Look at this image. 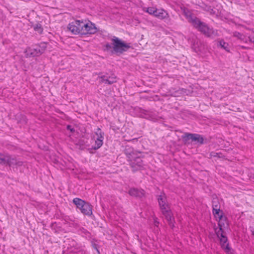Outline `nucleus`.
Listing matches in <instances>:
<instances>
[{
  "instance_id": "obj_1",
  "label": "nucleus",
  "mask_w": 254,
  "mask_h": 254,
  "mask_svg": "<svg viewBox=\"0 0 254 254\" xmlns=\"http://www.w3.org/2000/svg\"><path fill=\"white\" fill-rule=\"evenodd\" d=\"M190 16V21L193 26L205 36L212 38L218 36L217 30L209 27L206 23L201 21L197 17Z\"/></svg>"
},
{
  "instance_id": "obj_2",
  "label": "nucleus",
  "mask_w": 254,
  "mask_h": 254,
  "mask_svg": "<svg viewBox=\"0 0 254 254\" xmlns=\"http://www.w3.org/2000/svg\"><path fill=\"white\" fill-rule=\"evenodd\" d=\"M112 45L107 43L104 45L105 50L109 51L113 48L116 53L123 54L130 48L129 44L126 43L117 37L114 36L112 39Z\"/></svg>"
},
{
  "instance_id": "obj_3",
  "label": "nucleus",
  "mask_w": 254,
  "mask_h": 254,
  "mask_svg": "<svg viewBox=\"0 0 254 254\" xmlns=\"http://www.w3.org/2000/svg\"><path fill=\"white\" fill-rule=\"evenodd\" d=\"M219 230L216 231L215 229V232L217 236L219 238L220 242L222 245V247L226 250V252H228L230 250L229 244L227 242V238L224 235L223 229L225 228L226 226L228 225L227 219L224 216L221 215L219 216V222H218Z\"/></svg>"
},
{
  "instance_id": "obj_4",
  "label": "nucleus",
  "mask_w": 254,
  "mask_h": 254,
  "mask_svg": "<svg viewBox=\"0 0 254 254\" xmlns=\"http://www.w3.org/2000/svg\"><path fill=\"white\" fill-rule=\"evenodd\" d=\"M182 138L185 144H189L190 140L199 144L204 143L203 136L199 134L186 132L182 136Z\"/></svg>"
},
{
  "instance_id": "obj_5",
  "label": "nucleus",
  "mask_w": 254,
  "mask_h": 254,
  "mask_svg": "<svg viewBox=\"0 0 254 254\" xmlns=\"http://www.w3.org/2000/svg\"><path fill=\"white\" fill-rule=\"evenodd\" d=\"M142 158L141 154H139L128 161L133 172L142 170L144 168V165Z\"/></svg>"
},
{
  "instance_id": "obj_6",
  "label": "nucleus",
  "mask_w": 254,
  "mask_h": 254,
  "mask_svg": "<svg viewBox=\"0 0 254 254\" xmlns=\"http://www.w3.org/2000/svg\"><path fill=\"white\" fill-rule=\"evenodd\" d=\"M83 20H74L68 25V29L73 34H80L81 33L83 28Z\"/></svg>"
},
{
  "instance_id": "obj_7",
  "label": "nucleus",
  "mask_w": 254,
  "mask_h": 254,
  "mask_svg": "<svg viewBox=\"0 0 254 254\" xmlns=\"http://www.w3.org/2000/svg\"><path fill=\"white\" fill-rule=\"evenodd\" d=\"M97 32V29L94 24L89 21L88 22L83 21L81 35L94 34Z\"/></svg>"
},
{
  "instance_id": "obj_8",
  "label": "nucleus",
  "mask_w": 254,
  "mask_h": 254,
  "mask_svg": "<svg viewBox=\"0 0 254 254\" xmlns=\"http://www.w3.org/2000/svg\"><path fill=\"white\" fill-rule=\"evenodd\" d=\"M46 48V44L43 43L34 47L30 48L28 52L32 57L39 56L44 52Z\"/></svg>"
},
{
  "instance_id": "obj_9",
  "label": "nucleus",
  "mask_w": 254,
  "mask_h": 254,
  "mask_svg": "<svg viewBox=\"0 0 254 254\" xmlns=\"http://www.w3.org/2000/svg\"><path fill=\"white\" fill-rule=\"evenodd\" d=\"M98 74L99 75L98 78L100 79L101 83L111 85L117 81L116 77L115 75L110 76L108 75V73L103 75L102 72H99Z\"/></svg>"
},
{
  "instance_id": "obj_10",
  "label": "nucleus",
  "mask_w": 254,
  "mask_h": 254,
  "mask_svg": "<svg viewBox=\"0 0 254 254\" xmlns=\"http://www.w3.org/2000/svg\"><path fill=\"white\" fill-rule=\"evenodd\" d=\"M4 160V165H7L9 167L21 166L23 165V162L17 160L15 156L7 154H5Z\"/></svg>"
},
{
  "instance_id": "obj_11",
  "label": "nucleus",
  "mask_w": 254,
  "mask_h": 254,
  "mask_svg": "<svg viewBox=\"0 0 254 254\" xmlns=\"http://www.w3.org/2000/svg\"><path fill=\"white\" fill-rule=\"evenodd\" d=\"M160 208L162 210L169 208L167 201V197L164 193H162L157 196Z\"/></svg>"
},
{
  "instance_id": "obj_12",
  "label": "nucleus",
  "mask_w": 254,
  "mask_h": 254,
  "mask_svg": "<svg viewBox=\"0 0 254 254\" xmlns=\"http://www.w3.org/2000/svg\"><path fill=\"white\" fill-rule=\"evenodd\" d=\"M124 153L128 158V161L133 158V157L139 154H142L140 151H135L133 148L130 146H127L124 150Z\"/></svg>"
},
{
  "instance_id": "obj_13",
  "label": "nucleus",
  "mask_w": 254,
  "mask_h": 254,
  "mask_svg": "<svg viewBox=\"0 0 254 254\" xmlns=\"http://www.w3.org/2000/svg\"><path fill=\"white\" fill-rule=\"evenodd\" d=\"M162 213L165 216L167 221H168L170 226L172 228H173L174 227V219L172 216V212L171 211L170 208L162 210Z\"/></svg>"
},
{
  "instance_id": "obj_14",
  "label": "nucleus",
  "mask_w": 254,
  "mask_h": 254,
  "mask_svg": "<svg viewBox=\"0 0 254 254\" xmlns=\"http://www.w3.org/2000/svg\"><path fill=\"white\" fill-rule=\"evenodd\" d=\"M128 194L132 196L142 198L144 196V191L143 190H139L136 188H131L128 190Z\"/></svg>"
},
{
  "instance_id": "obj_15",
  "label": "nucleus",
  "mask_w": 254,
  "mask_h": 254,
  "mask_svg": "<svg viewBox=\"0 0 254 254\" xmlns=\"http://www.w3.org/2000/svg\"><path fill=\"white\" fill-rule=\"evenodd\" d=\"M140 113L142 118H146L153 121H155L157 120L154 114L150 111L141 109L140 110Z\"/></svg>"
},
{
  "instance_id": "obj_16",
  "label": "nucleus",
  "mask_w": 254,
  "mask_h": 254,
  "mask_svg": "<svg viewBox=\"0 0 254 254\" xmlns=\"http://www.w3.org/2000/svg\"><path fill=\"white\" fill-rule=\"evenodd\" d=\"M81 212L84 215L87 216H91L92 214V206L87 202H85L82 209H81Z\"/></svg>"
},
{
  "instance_id": "obj_17",
  "label": "nucleus",
  "mask_w": 254,
  "mask_h": 254,
  "mask_svg": "<svg viewBox=\"0 0 254 254\" xmlns=\"http://www.w3.org/2000/svg\"><path fill=\"white\" fill-rule=\"evenodd\" d=\"M154 16L161 19L165 18L168 16V13L164 10L156 9Z\"/></svg>"
},
{
  "instance_id": "obj_18",
  "label": "nucleus",
  "mask_w": 254,
  "mask_h": 254,
  "mask_svg": "<svg viewBox=\"0 0 254 254\" xmlns=\"http://www.w3.org/2000/svg\"><path fill=\"white\" fill-rule=\"evenodd\" d=\"M72 201L76 206L77 208H79L80 211L81 210V209H82V207L86 202L85 201L77 197L74 198Z\"/></svg>"
},
{
  "instance_id": "obj_19",
  "label": "nucleus",
  "mask_w": 254,
  "mask_h": 254,
  "mask_svg": "<svg viewBox=\"0 0 254 254\" xmlns=\"http://www.w3.org/2000/svg\"><path fill=\"white\" fill-rule=\"evenodd\" d=\"M104 139L97 138L95 140V145L92 147V148L94 150H97L100 148L103 143Z\"/></svg>"
},
{
  "instance_id": "obj_20",
  "label": "nucleus",
  "mask_w": 254,
  "mask_h": 254,
  "mask_svg": "<svg viewBox=\"0 0 254 254\" xmlns=\"http://www.w3.org/2000/svg\"><path fill=\"white\" fill-rule=\"evenodd\" d=\"M219 45L226 51H229V44L225 42L223 40H221L219 41Z\"/></svg>"
},
{
  "instance_id": "obj_21",
  "label": "nucleus",
  "mask_w": 254,
  "mask_h": 254,
  "mask_svg": "<svg viewBox=\"0 0 254 254\" xmlns=\"http://www.w3.org/2000/svg\"><path fill=\"white\" fill-rule=\"evenodd\" d=\"M212 212L213 214L214 215V217L216 218H219V216L222 215V216H223V212L222 211L220 210V209H212Z\"/></svg>"
},
{
  "instance_id": "obj_22",
  "label": "nucleus",
  "mask_w": 254,
  "mask_h": 254,
  "mask_svg": "<svg viewBox=\"0 0 254 254\" xmlns=\"http://www.w3.org/2000/svg\"><path fill=\"white\" fill-rule=\"evenodd\" d=\"M34 30L39 34H42L43 31L42 25L40 23H37L33 26Z\"/></svg>"
},
{
  "instance_id": "obj_23",
  "label": "nucleus",
  "mask_w": 254,
  "mask_h": 254,
  "mask_svg": "<svg viewBox=\"0 0 254 254\" xmlns=\"http://www.w3.org/2000/svg\"><path fill=\"white\" fill-rule=\"evenodd\" d=\"M95 134L97 135V138L104 139V133L102 131L101 129L98 127L95 131Z\"/></svg>"
},
{
  "instance_id": "obj_24",
  "label": "nucleus",
  "mask_w": 254,
  "mask_h": 254,
  "mask_svg": "<svg viewBox=\"0 0 254 254\" xmlns=\"http://www.w3.org/2000/svg\"><path fill=\"white\" fill-rule=\"evenodd\" d=\"M233 36L242 40H243L245 38V36L243 34L237 31L233 33Z\"/></svg>"
},
{
  "instance_id": "obj_25",
  "label": "nucleus",
  "mask_w": 254,
  "mask_h": 254,
  "mask_svg": "<svg viewBox=\"0 0 254 254\" xmlns=\"http://www.w3.org/2000/svg\"><path fill=\"white\" fill-rule=\"evenodd\" d=\"M220 209V204L217 199H214L212 201V209Z\"/></svg>"
},
{
  "instance_id": "obj_26",
  "label": "nucleus",
  "mask_w": 254,
  "mask_h": 254,
  "mask_svg": "<svg viewBox=\"0 0 254 254\" xmlns=\"http://www.w3.org/2000/svg\"><path fill=\"white\" fill-rule=\"evenodd\" d=\"M156 9V8H154L153 7H150L147 9L146 11L150 14H151V15H153L154 16Z\"/></svg>"
},
{
  "instance_id": "obj_27",
  "label": "nucleus",
  "mask_w": 254,
  "mask_h": 254,
  "mask_svg": "<svg viewBox=\"0 0 254 254\" xmlns=\"http://www.w3.org/2000/svg\"><path fill=\"white\" fill-rule=\"evenodd\" d=\"M221 154V153H220L212 152L210 154V156L211 158H213V157H218V158H220Z\"/></svg>"
},
{
  "instance_id": "obj_28",
  "label": "nucleus",
  "mask_w": 254,
  "mask_h": 254,
  "mask_svg": "<svg viewBox=\"0 0 254 254\" xmlns=\"http://www.w3.org/2000/svg\"><path fill=\"white\" fill-rule=\"evenodd\" d=\"M5 156V154H3L0 153V164H1V165L4 164Z\"/></svg>"
},
{
  "instance_id": "obj_29",
  "label": "nucleus",
  "mask_w": 254,
  "mask_h": 254,
  "mask_svg": "<svg viewBox=\"0 0 254 254\" xmlns=\"http://www.w3.org/2000/svg\"><path fill=\"white\" fill-rule=\"evenodd\" d=\"M184 12H185V15H186L188 18H189V22H190V15L191 16H193L192 15V14H191V12H190L189 10H187V11H184Z\"/></svg>"
},
{
  "instance_id": "obj_30",
  "label": "nucleus",
  "mask_w": 254,
  "mask_h": 254,
  "mask_svg": "<svg viewBox=\"0 0 254 254\" xmlns=\"http://www.w3.org/2000/svg\"><path fill=\"white\" fill-rule=\"evenodd\" d=\"M68 130H69L71 132H73L75 131V129L71 127L70 125H68L66 127Z\"/></svg>"
},
{
  "instance_id": "obj_31",
  "label": "nucleus",
  "mask_w": 254,
  "mask_h": 254,
  "mask_svg": "<svg viewBox=\"0 0 254 254\" xmlns=\"http://www.w3.org/2000/svg\"><path fill=\"white\" fill-rule=\"evenodd\" d=\"M92 246L94 248V249H95L96 250L97 252L99 254H100V252H99V250L98 249L97 245L95 244V243H94V244H92Z\"/></svg>"
},
{
  "instance_id": "obj_32",
  "label": "nucleus",
  "mask_w": 254,
  "mask_h": 254,
  "mask_svg": "<svg viewBox=\"0 0 254 254\" xmlns=\"http://www.w3.org/2000/svg\"><path fill=\"white\" fill-rule=\"evenodd\" d=\"M249 39H250V41L251 42H253L254 43V40H253L252 39H251L250 37H249Z\"/></svg>"
},
{
  "instance_id": "obj_33",
  "label": "nucleus",
  "mask_w": 254,
  "mask_h": 254,
  "mask_svg": "<svg viewBox=\"0 0 254 254\" xmlns=\"http://www.w3.org/2000/svg\"><path fill=\"white\" fill-rule=\"evenodd\" d=\"M252 234L254 235V230L253 231H252Z\"/></svg>"
},
{
  "instance_id": "obj_34",
  "label": "nucleus",
  "mask_w": 254,
  "mask_h": 254,
  "mask_svg": "<svg viewBox=\"0 0 254 254\" xmlns=\"http://www.w3.org/2000/svg\"><path fill=\"white\" fill-rule=\"evenodd\" d=\"M137 138H133L132 140H136Z\"/></svg>"
}]
</instances>
